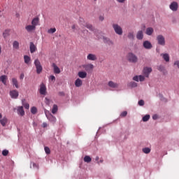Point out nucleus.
I'll list each match as a JSON object with an SVG mask.
<instances>
[{"mask_svg": "<svg viewBox=\"0 0 179 179\" xmlns=\"http://www.w3.org/2000/svg\"><path fill=\"white\" fill-rule=\"evenodd\" d=\"M34 65L36 66V73H38V75H40V73L43 72V66H41V63L40 62V60H38V59H35Z\"/></svg>", "mask_w": 179, "mask_h": 179, "instance_id": "obj_1", "label": "nucleus"}, {"mask_svg": "<svg viewBox=\"0 0 179 179\" xmlns=\"http://www.w3.org/2000/svg\"><path fill=\"white\" fill-rule=\"evenodd\" d=\"M127 59L129 62H132L133 64H136V62H138V57L132 52L128 54Z\"/></svg>", "mask_w": 179, "mask_h": 179, "instance_id": "obj_2", "label": "nucleus"}, {"mask_svg": "<svg viewBox=\"0 0 179 179\" xmlns=\"http://www.w3.org/2000/svg\"><path fill=\"white\" fill-rule=\"evenodd\" d=\"M45 114L48 120H49V121H50V122H52V124H55V122H57V117H55L54 115H52V114L50 113L49 111H45Z\"/></svg>", "mask_w": 179, "mask_h": 179, "instance_id": "obj_3", "label": "nucleus"}, {"mask_svg": "<svg viewBox=\"0 0 179 179\" xmlns=\"http://www.w3.org/2000/svg\"><path fill=\"white\" fill-rule=\"evenodd\" d=\"M113 27L116 33L119 36H122V28L120 27L117 24H113Z\"/></svg>", "mask_w": 179, "mask_h": 179, "instance_id": "obj_4", "label": "nucleus"}, {"mask_svg": "<svg viewBox=\"0 0 179 179\" xmlns=\"http://www.w3.org/2000/svg\"><path fill=\"white\" fill-rule=\"evenodd\" d=\"M157 40L159 45H166V39L164 38V36H163L162 35H158L157 36Z\"/></svg>", "mask_w": 179, "mask_h": 179, "instance_id": "obj_5", "label": "nucleus"}, {"mask_svg": "<svg viewBox=\"0 0 179 179\" xmlns=\"http://www.w3.org/2000/svg\"><path fill=\"white\" fill-rule=\"evenodd\" d=\"M39 93L40 94H43V96H45V94H47V87H45V85H44V83L41 84Z\"/></svg>", "mask_w": 179, "mask_h": 179, "instance_id": "obj_6", "label": "nucleus"}, {"mask_svg": "<svg viewBox=\"0 0 179 179\" xmlns=\"http://www.w3.org/2000/svg\"><path fill=\"white\" fill-rule=\"evenodd\" d=\"M36 27L32 24H28L25 27V30L27 33H34L36 31Z\"/></svg>", "mask_w": 179, "mask_h": 179, "instance_id": "obj_7", "label": "nucleus"}, {"mask_svg": "<svg viewBox=\"0 0 179 179\" xmlns=\"http://www.w3.org/2000/svg\"><path fill=\"white\" fill-rule=\"evenodd\" d=\"M52 68H53L54 73L57 75H59V73H61V69H59V67H58V66H57L55 63L52 64Z\"/></svg>", "mask_w": 179, "mask_h": 179, "instance_id": "obj_8", "label": "nucleus"}, {"mask_svg": "<svg viewBox=\"0 0 179 179\" xmlns=\"http://www.w3.org/2000/svg\"><path fill=\"white\" fill-rule=\"evenodd\" d=\"M10 96L11 99H17L19 97V92L15 90L10 91Z\"/></svg>", "mask_w": 179, "mask_h": 179, "instance_id": "obj_9", "label": "nucleus"}, {"mask_svg": "<svg viewBox=\"0 0 179 179\" xmlns=\"http://www.w3.org/2000/svg\"><path fill=\"white\" fill-rule=\"evenodd\" d=\"M83 68L85 71H87V72H89L90 71H92L93 68H94V66L92 64H84V65H83Z\"/></svg>", "mask_w": 179, "mask_h": 179, "instance_id": "obj_10", "label": "nucleus"}, {"mask_svg": "<svg viewBox=\"0 0 179 179\" xmlns=\"http://www.w3.org/2000/svg\"><path fill=\"white\" fill-rule=\"evenodd\" d=\"M170 9L173 12L177 11L178 9V3L176 1L172 2L170 5Z\"/></svg>", "mask_w": 179, "mask_h": 179, "instance_id": "obj_11", "label": "nucleus"}, {"mask_svg": "<svg viewBox=\"0 0 179 179\" xmlns=\"http://www.w3.org/2000/svg\"><path fill=\"white\" fill-rule=\"evenodd\" d=\"M29 50H30L31 54H34V52H36V51H37V47L36 46V45H34L33 42L30 43Z\"/></svg>", "mask_w": 179, "mask_h": 179, "instance_id": "obj_12", "label": "nucleus"}, {"mask_svg": "<svg viewBox=\"0 0 179 179\" xmlns=\"http://www.w3.org/2000/svg\"><path fill=\"white\" fill-rule=\"evenodd\" d=\"M152 72V68L150 67H145L143 69V74L145 75V78H149V74Z\"/></svg>", "mask_w": 179, "mask_h": 179, "instance_id": "obj_13", "label": "nucleus"}, {"mask_svg": "<svg viewBox=\"0 0 179 179\" xmlns=\"http://www.w3.org/2000/svg\"><path fill=\"white\" fill-rule=\"evenodd\" d=\"M17 113L19 115L23 117V115H24V109L23 108V106H18L17 108Z\"/></svg>", "mask_w": 179, "mask_h": 179, "instance_id": "obj_14", "label": "nucleus"}, {"mask_svg": "<svg viewBox=\"0 0 179 179\" xmlns=\"http://www.w3.org/2000/svg\"><path fill=\"white\" fill-rule=\"evenodd\" d=\"M143 45L146 50H150V48H152V43H150L148 41H144Z\"/></svg>", "mask_w": 179, "mask_h": 179, "instance_id": "obj_15", "label": "nucleus"}, {"mask_svg": "<svg viewBox=\"0 0 179 179\" xmlns=\"http://www.w3.org/2000/svg\"><path fill=\"white\" fill-rule=\"evenodd\" d=\"M87 59H88L89 61H96L97 57L96 56V55L89 54L87 57Z\"/></svg>", "mask_w": 179, "mask_h": 179, "instance_id": "obj_16", "label": "nucleus"}, {"mask_svg": "<svg viewBox=\"0 0 179 179\" xmlns=\"http://www.w3.org/2000/svg\"><path fill=\"white\" fill-rule=\"evenodd\" d=\"M13 86H15L16 89H19V82L17 81V78H13L11 79Z\"/></svg>", "mask_w": 179, "mask_h": 179, "instance_id": "obj_17", "label": "nucleus"}, {"mask_svg": "<svg viewBox=\"0 0 179 179\" xmlns=\"http://www.w3.org/2000/svg\"><path fill=\"white\" fill-rule=\"evenodd\" d=\"M6 80H8V76L6 75H3L0 76V82H1L3 84L6 86Z\"/></svg>", "mask_w": 179, "mask_h": 179, "instance_id": "obj_18", "label": "nucleus"}, {"mask_svg": "<svg viewBox=\"0 0 179 179\" xmlns=\"http://www.w3.org/2000/svg\"><path fill=\"white\" fill-rule=\"evenodd\" d=\"M108 85L109 87H112V89H117V87H118V84L113 81H109Z\"/></svg>", "mask_w": 179, "mask_h": 179, "instance_id": "obj_19", "label": "nucleus"}, {"mask_svg": "<svg viewBox=\"0 0 179 179\" xmlns=\"http://www.w3.org/2000/svg\"><path fill=\"white\" fill-rule=\"evenodd\" d=\"M39 21L40 20L38 19V17L34 18L31 21V25L34 26L36 28Z\"/></svg>", "mask_w": 179, "mask_h": 179, "instance_id": "obj_20", "label": "nucleus"}, {"mask_svg": "<svg viewBox=\"0 0 179 179\" xmlns=\"http://www.w3.org/2000/svg\"><path fill=\"white\" fill-rule=\"evenodd\" d=\"M136 38L138 40H143V31H138L136 34Z\"/></svg>", "mask_w": 179, "mask_h": 179, "instance_id": "obj_21", "label": "nucleus"}, {"mask_svg": "<svg viewBox=\"0 0 179 179\" xmlns=\"http://www.w3.org/2000/svg\"><path fill=\"white\" fill-rule=\"evenodd\" d=\"M161 56L162 57L163 59L166 61V62H170V56L167 53L162 54Z\"/></svg>", "mask_w": 179, "mask_h": 179, "instance_id": "obj_22", "label": "nucleus"}, {"mask_svg": "<svg viewBox=\"0 0 179 179\" xmlns=\"http://www.w3.org/2000/svg\"><path fill=\"white\" fill-rule=\"evenodd\" d=\"M82 85H83V82L82 81V80H80V78H78L75 81V86L76 87H80V86H82Z\"/></svg>", "mask_w": 179, "mask_h": 179, "instance_id": "obj_23", "label": "nucleus"}, {"mask_svg": "<svg viewBox=\"0 0 179 179\" xmlns=\"http://www.w3.org/2000/svg\"><path fill=\"white\" fill-rule=\"evenodd\" d=\"M78 75L81 79H85V78L87 76V73H86L85 71H80L78 72Z\"/></svg>", "mask_w": 179, "mask_h": 179, "instance_id": "obj_24", "label": "nucleus"}, {"mask_svg": "<svg viewBox=\"0 0 179 179\" xmlns=\"http://www.w3.org/2000/svg\"><path fill=\"white\" fill-rule=\"evenodd\" d=\"M153 28L152 27H148L146 29V31H145V34H147V36H152V34H153Z\"/></svg>", "mask_w": 179, "mask_h": 179, "instance_id": "obj_25", "label": "nucleus"}, {"mask_svg": "<svg viewBox=\"0 0 179 179\" xmlns=\"http://www.w3.org/2000/svg\"><path fill=\"white\" fill-rule=\"evenodd\" d=\"M0 124L2 125V127H6V124H8V118L3 117V119H1Z\"/></svg>", "mask_w": 179, "mask_h": 179, "instance_id": "obj_26", "label": "nucleus"}, {"mask_svg": "<svg viewBox=\"0 0 179 179\" xmlns=\"http://www.w3.org/2000/svg\"><path fill=\"white\" fill-rule=\"evenodd\" d=\"M24 61L27 65H29L30 64V61H31V58L27 55H24Z\"/></svg>", "mask_w": 179, "mask_h": 179, "instance_id": "obj_27", "label": "nucleus"}, {"mask_svg": "<svg viewBox=\"0 0 179 179\" xmlns=\"http://www.w3.org/2000/svg\"><path fill=\"white\" fill-rule=\"evenodd\" d=\"M52 113L53 114H57V113H58V106H57L56 104H54L52 108Z\"/></svg>", "mask_w": 179, "mask_h": 179, "instance_id": "obj_28", "label": "nucleus"}, {"mask_svg": "<svg viewBox=\"0 0 179 179\" xmlns=\"http://www.w3.org/2000/svg\"><path fill=\"white\" fill-rule=\"evenodd\" d=\"M22 106H24V108H26L27 110H29V108H30V105L27 103H24V101H26V99H22Z\"/></svg>", "mask_w": 179, "mask_h": 179, "instance_id": "obj_29", "label": "nucleus"}, {"mask_svg": "<svg viewBox=\"0 0 179 179\" xmlns=\"http://www.w3.org/2000/svg\"><path fill=\"white\" fill-rule=\"evenodd\" d=\"M13 47L15 50H19V42H17V41H15L13 43Z\"/></svg>", "mask_w": 179, "mask_h": 179, "instance_id": "obj_30", "label": "nucleus"}, {"mask_svg": "<svg viewBox=\"0 0 179 179\" xmlns=\"http://www.w3.org/2000/svg\"><path fill=\"white\" fill-rule=\"evenodd\" d=\"M84 162L85 163H90V162H92V158L90 157V156L86 155L84 157Z\"/></svg>", "mask_w": 179, "mask_h": 179, "instance_id": "obj_31", "label": "nucleus"}, {"mask_svg": "<svg viewBox=\"0 0 179 179\" xmlns=\"http://www.w3.org/2000/svg\"><path fill=\"white\" fill-rule=\"evenodd\" d=\"M85 27H87V29H89V30H91V31H93V30H94L92 24L86 23Z\"/></svg>", "mask_w": 179, "mask_h": 179, "instance_id": "obj_32", "label": "nucleus"}, {"mask_svg": "<svg viewBox=\"0 0 179 179\" xmlns=\"http://www.w3.org/2000/svg\"><path fill=\"white\" fill-rule=\"evenodd\" d=\"M55 31H57V29H55V28H50V29L48 30V33L49 34H54V33H55Z\"/></svg>", "mask_w": 179, "mask_h": 179, "instance_id": "obj_33", "label": "nucleus"}, {"mask_svg": "<svg viewBox=\"0 0 179 179\" xmlns=\"http://www.w3.org/2000/svg\"><path fill=\"white\" fill-rule=\"evenodd\" d=\"M158 71H159L160 72H164V73H166V69L164 68V66H159L157 68Z\"/></svg>", "mask_w": 179, "mask_h": 179, "instance_id": "obj_34", "label": "nucleus"}, {"mask_svg": "<svg viewBox=\"0 0 179 179\" xmlns=\"http://www.w3.org/2000/svg\"><path fill=\"white\" fill-rule=\"evenodd\" d=\"M150 119V115H146L144 117H143V121L144 122H146L147 121H149Z\"/></svg>", "mask_w": 179, "mask_h": 179, "instance_id": "obj_35", "label": "nucleus"}, {"mask_svg": "<svg viewBox=\"0 0 179 179\" xmlns=\"http://www.w3.org/2000/svg\"><path fill=\"white\" fill-rule=\"evenodd\" d=\"M143 153H145V155H148V153H150V148H143Z\"/></svg>", "mask_w": 179, "mask_h": 179, "instance_id": "obj_36", "label": "nucleus"}, {"mask_svg": "<svg viewBox=\"0 0 179 179\" xmlns=\"http://www.w3.org/2000/svg\"><path fill=\"white\" fill-rule=\"evenodd\" d=\"M31 114H37V108H36L35 106L31 108Z\"/></svg>", "mask_w": 179, "mask_h": 179, "instance_id": "obj_37", "label": "nucleus"}, {"mask_svg": "<svg viewBox=\"0 0 179 179\" xmlns=\"http://www.w3.org/2000/svg\"><path fill=\"white\" fill-rule=\"evenodd\" d=\"M128 38H129L130 40H134V32H129L127 35Z\"/></svg>", "mask_w": 179, "mask_h": 179, "instance_id": "obj_38", "label": "nucleus"}, {"mask_svg": "<svg viewBox=\"0 0 179 179\" xmlns=\"http://www.w3.org/2000/svg\"><path fill=\"white\" fill-rule=\"evenodd\" d=\"M8 36H9V31L6 30L3 33V37L4 38H6V37H8Z\"/></svg>", "mask_w": 179, "mask_h": 179, "instance_id": "obj_39", "label": "nucleus"}, {"mask_svg": "<svg viewBox=\"0 0 179 179\" xmlns=\"http://www.w3.org/2000/svg\"><path fill=\"white\" fill-rule=\"evenodd\" d=\"M45 152L46 153V155H50V153H51V150H50V148L48 147H45Z\"/></svg>", "mask_w": 179, "mask_h": 179, "instance_id": "obj_40", "label": "nucleus"}, {"mask_svg": "<svg viewBox=\"0 0 179 179\" xmlns=\"http://www.w3.org/2000/svg\"><path fill=\"white\" fill-rule=\"evenodd\" d=\"M2 155H3V156H8V155H9V150H3L2 151Z\"/></svg>", "mask_w": 179, "mask_h": 179, "instance_id": "obj_41", "label": "nucleus"}, {"mask_svg": "<svg viewBox=\"0 0 179 179\" xmlns=\"http://www.w3.org/2000/svg\"><path fill=\"white\" fill-rule=\"evenodd\" d=\"M45 103L48 105V106H50V103H51V101L48 99V98H45Z\"/></svg>", "mask_w": 179, "mask_h": 179, "instance_id": "obj_42", "label": "nucleus"}, {"mask_svg": "<svg viewBox=\"0 0 179 179\" xmlns=\"http://www.w3.org/2000/svg\"><path fill=\"white\" fill-rule=\"evenodd\" d=\"M128 114V112L127 111H123L121 114H120V117H127Z\"/></svg>", "mask_w": 179, "mask_h": 179, "instance_id": "obj_43", "label": "nucleus"}, {"mask_svg": "<svg viewBox=\"0 0 179 179\" xmlns=\"http://www.w3.org/2000/svg\"><path fill=\"white\" fill-rule=\"evenodd\" d=\"M138 79L140 82H143V80H145V77L143 76H139Z\"/></svg>", "mask_w": 179, "mask_h": 179, "instance_id": "obj_44", "label": "nucleus"}, {"mask_svg": "<svg viewBox=\"0 0 179 179\" xmlns=\"http://www.w3.org/2000/svg\"><path fill=\"white\" fill-rule=\"evenodd\" d=\"M49 80H52V82H55V76H50L49 78Z\"/></svg>", "mask_w": 179, "mask_h": 179, "instance_id": "obj_45", "label": "nucleus"}, {"mask_svg": "<svg viewBox=\"0 0 179 179\" xmlns=\"http://www.w3.org/2000/svg\"><path fill=\"white\" fill-rule=\"evenodd\" d=\"M173 65H174L175 66H177V68H178V69H179V60L176 61V62L173 63Z\"/></svg>", "mask_w": 179, "mask_h": 179, "instance_id": "obj_46", "label": "nucleus"}, {"mask_svg": "<svg viewBox=\"0 0 179 179\" xmlns=\"http://www.w3.org/2000/svg\"><path fill=\"white\" fill-rule=\"evenodd\" d=\"M138 105L139 106H145V101H143V100H140L139 101H138Z\"/></svg>", "mask_w": 179, "mask_h": 179, "instance_id": "obj_47", "label": "nucleus"}, {"mask_svg": "<svg viewBox=\"0 0 179 179\" xmlns=\"http://www.w3.org/2000/svg\"><path fill=\"white\" fill-rule=\"evenodd\" d=\"M133 80H134L136 82H139V76H136L133 78Z\"/></svg>", "mask_w": 179, "mask_h": 179, "instance_id": "obj_48", "label": "nucleus"}, {"mask_svg": "<svg viewBox=\"0 0 179 179\" xmlns=\"http://www.w3.org/2000/svg\"><path fill=\"white\" fill-rule=\"evenodd\" d=\"M32 166H33L34 169H38V164H37L34 162L32 163Z\"/></svg>", "mask_w": 179, "mask_h": 179, "instance_id": "obj_49", "label": "nucleus"}, {"mask_svg": "<svg viewBox=\"0 0 179 179\" xmlns=\"http://www.w3.org/2000/svg\"><path fill=\"white\" fill-rule=\"evenodd\" d=\"M131 87H136L137 84L135 82H132V83H131Z\"/></svg>", "mask_w": 179, "mask_h": 179, "instance_id": "obj_50", "label": "nucleus"}, {"mask_svg": "<svg viewBox=\"0 0 179 179\" xmlns=\"http://www.w3.org/2000/svg\"><path fill=\"white\" fill-rule=\"evenodd\" d=\"M20 79L21 80H23V79H24V73H21L20 74Z\"/></svg>", "mask_w": 179, "mask_h": 179, "instance_id": "obj_51", "label": "nucleus"}, {"mask_svg": "<svg viewBox=\"0 0 179 179\" xmlns=\"http://www.w3.org/2000/svg\"><path fill=\"white\" fill-rule=\"evenodd\" d=\"M117 2H119L120 3H124V2L125 1V0H117Z\"/></svg>", "mask_w": 179, "mask_h": 179, "instance_id": "obj_52", "label": "nucleus"}, {"mask_svg": "<svg viewBox=\"0 0 179 179\" xmlns=\"http://www.w3.org/2000/svg\"><path fill=\"white\" fill-rule=\"evenodd\" d=\"M152 118H153L154 120H157V115H154L152 116Z\"/></svg>", "mask_w": 179, "mask_h": 179, "instance_id": "obj_53", "label": "nucleus"}, {"mask_svg": "<svg viewBox=\"0 0 179 179\" xmlns=\"http://www.w3.org/2000/svg\"><path fill=\"white\" fill-rule=\"evenodd\" d=\"M43 127L47 128V123H45V122L43 123Z\"/></svg>", "mask_w": 179, "mask_h": 179, "instance_id": "obj_54", "label": "nucleus"}, {"mask_svg": "<svg viewBox=\"0 0 179 179\" xmlns=\"http://www.w3.org/2000/svg\"><path fill=\"white\" fill-rule=\"evenodd\" d=\"M1 54H2V46H1V45H0V55H1Z\"/></svg>", "mask_w": 179, "mask_h": 179, "instance_id": "obj_55", "label": "nucleus"}, {"mask_svg": "<svg viewBox=\"0 0 179 179\" xmlns=\"http://www.w3.org/2000/svg\"><path fill=\"white\" fill-rule=\"evenodd\" d=\"M59 96H64V92H59Z\"/></svg>", "mask_w": 179, "mask_h": 179, "instance_id": "obj_56", "label": "nucleus"}, {"mask_svg": "<svg viewBox=\"0 0 179 179\" xmlns=\"http://www.w3.org/2000/svg\"><path fill=\"white\" fill-rule=\"evenodd\" d=\"M99 19H100V20H104V17H100Z\"/></svg>", "mask_w": 179, "mask_h": 179, "instance_id": "obj_57", "label": "nucleus"}, {"mask_svg": "<svg viewBox=\"0 0 179 179\" xmlns=\"http://www.w3.org/2000/svg\"><path fill=\"white\" fill-rule=\"evenodd\" d=\"M71 28H72V29H73H73H75L76 26H75V25H73V26L71 27Z\"/></svg>", "mask_w": 179, "mask_h": 179, "instance_id": "obj_58", "label": "nucleus"}, {"mask_svg": "<svg viewBox=\"0 0 179 179\" xmlns=\"http://www.w3.org/2000/svg\"><path fill=\"white\" fill-rule=\"evenodd\" d=\"M1 118H2V114L1 113H0V120H1Z\"/></svg>", "mask_w": 179, "mask_h": 179, "instance_id": "obj_59", "label": "nucleus"}, {"mask_svg": "<svg viewBox=\"0 0 179 179\" xmlns=\"http://www.w3.org/2000/svg\"><path fill=\"white\" fill-rule=\"evenodd\" d=\"M96 160H99V157H96Z\"/></svg>", "mask_w": 179, "mask_h": 179, "instance_id": "obj_60", "label": "nucleus"}, {"mask_svg": "<svg viewBox=\"0 0 179 179\" xmlns=\"http://www.w3.org/2000/svg\"><path fill=\"white\" fill-rule=\"evenodd\" d=\"M94 1H97V0H94Z\"/></svg>", "mask_w": 179, "mask_h": 179, "instance_id": "obj_61", "label": "nucleus"}, {"mask_svg": "<svg viewBox=\"0 0 179 179\" xmlns=\"http://www.w3.org/2000/svg\"><path fill=\"white\" fill-rule=\"evenodd\" d=\"M0 13H1V10H0Z\"/></svg>", "mask_w": 179, "mask_h": 179, "instance_id": "obj_62", "label": "nucleus"}]
</instances>
